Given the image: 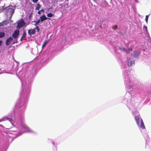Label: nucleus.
<instances>
[{
  "label": "nucleus",
  "instance_id": "1",
  "mask_svg": "<svg viewBox=\"0 0 151 151\" xmlns=\"http://www.w3.org/2000/svg\"><path fill=\"white\" fill-rule=\"evenodd\" d=\"M25 23L23 20H22L19 22L17 24V26L19 28H21L24 25Z\"/></svg>",
  "mask_w": 151,
  "mask_h": 151
},
{
  "label": "nucleus",
  "instance_id": "2",
  "mask_svg": "<svg viewBox=\"0 0 151 151\" xmlns=\"http://www.w3.org/2000/svg\"><path fill=\"white\" fill-rule=\"evenodd\" d=\"M19 31L18 30H16L12 34V37H13L14 39L17 38L19 35Z\"/></svg>",
  "mask_w": 151,
  "mask_h": 151
},
{
  "label": "nucleus",
  "instance_id": "3",
  "mask_svg": "<svg viewBox=\"0 0 151 151\" xmlns=\"http://www.w3.org/2000/svg\"><path fill=\"white\" fill-rule=\"evenodd\" d=\"M13 40V38L11 37L7 38L6 41V45H8L11 43V42Z\"/></svg>",
  "mask_w": 151,
  "mask_h": 151
},
{
  "label": "nucleus",
  "instance_id": "4",
  "mask_svg": "<svg viewBox=\"0 0 151 151\" xmlns=\"http://www.w3.org/2000/svg\"><path fill=\"white\" fill-rule=\"evenodd\" d=\"M35 29H31L28 30V34L31 36L32 35L35 34Z\"/></svg>",
  "mask_w": 151,
  "mask_h": 151
},
{
  "label": "nucleus",
  "instance_id": "5",
  "mask_svg": "<svg viewBox=\"0 0 151 151\" xmlns=\"http://www.w3.org/2000/svg\"><path fill=\"white\" fill-rule=\"evenodd\" d=\"M7 12L8 13H9L11 16H12L14 12V10L12 8H9L7 10Z\"/></svg>",
  "mask_w": 151,
  "mask_h": 151
},
{
  "label": "nucleus",
  "instance_id": "6",
  "mask_svg": "<svg viewBox=\"0 0 151 151\" xmlns=\"http://www.w3.org/2000/svg\"><path fill=\"white\" fill-rule=\"evenodd\" d=\"M135 119L136 121L137 124L139 125V124L140 118L138 116H136L135 117Z\"/></svg>",
  "mask_w": 151,
  "mask_h": 151
},
{
  "label": "nucleus",
  "instance_id": "7",
  "mask_svg": "<svg viewBox=\"0 0 151 151\" xmlns=\"http://www.w3.org/2000/svg\"><path fill=\"white\" fill-rule=\"evenodd\" d=\"M40 21L42 22L44 20H46L47 18V17L45 15H43L40 17Z\"/></svg>",
  "mask_w": 151,
  "mask_h": 151
},
{
  "label": "nucleus",
  "instance_id": "8",
  "mask_svg": "<svg viewBox=\"0 0 151 151\" xmlns=\"http://www.w3.org/2000/svg\"><path fill=\"white\" fill-rule=\"evenodd\" d=\"M133 52V56L135 57L138 56L140 54V52L137 51H134Z\"/></svg>",
  "mask_w": 151,
  "mask_h": 151
},
{
  "label": "nucleus",
  "instance_id": "9",
  "mask_svg": "<svg viewBox=\"0 0 151 151\" xmlns=\"http://www.w3.org/2000/svg\"><path fill=\"white\" fill-rule=\"evenodd\" d=\"M128 65L129 66H130L132 65L133 64H134V61L133 60H131L129 59L128 61Z\"/></svg>",
  "mask_w": 151,
  "mask_h": 151
},
{
  "label": "nucleus",
  "instance_id": "10",
  "mask_svg": "<svg viewBox=\"0 0 151 151\" xmlns=\"http://www.w3.org/2000/svg\"><path fill=\"white\" fill-rule=\"evenodd\" d=\"M23 127L25 129L27 130V131H26V132H31L30 129H29V127H27V126L24 125L23 126Z\"/></svg>",
  "mask_w": 151,
  "mask_h": 151
},
{
  "label": "nucleus",
  "instance_id": "11",
  "mask_svg": "<svg viewBox=\"0 0 151 151\" xmlns=\"http://www.w3.org/2000/svg\"><path fill=\"white\" fill-rule=\"evenodd\" d=\"M140 127L142 129H144L145 128L144 123L142 119H141Z\"/></svg>",
  "mask_w": 151,
  "mask_h": 151
},
{
  "label": "nucleus",
  "instance_id": "12",
  "mask_svg": "<svg viewBox=\"0 0 151 151\" xmlns=\"http://www.w3.org/2000/svg\"><path fill=\"white\" fill-rule=\"evenodd\" d=\"M48 41H47V40H45L44 41L43 44L42 46V48H43L46 45L47 43L48 42Z\"/></svg>",
  "mask_w": 151,
  "mask_h": 151
},
{
  "label": "nucleus",
  "instance_id": "13",
  "mask_svg": "<svg viewBox=\"0 0 151 151\" xmlns=\"http://www.w3.org/2000/svg\"><path fill=\"white\" fill-rule=\"evenodd\" d=\"M132 51V48H129L128 49H126L125 51L127 53H128L130 51Z\"/></svg>",
  "mask_w": 151,
  "mask_h": 151
},
{
  "label": "nucleus",
  "instance_id": "14",
  "mask_svg": "<svg viewBox=\"0 0 151 151\" xmlns=\"http://www.w3.org/2000/svg\"><path fill=\"white\" fill-rule=\"evenodd\" d=\"M5 33L4 32H0V38H2L4 37L5 35Z\"/></svg>",
  "mask_w": 151,
  "mask_h": 151
},
{
  "label": "nucleus",
  "instance_id": "15",
  "mask_svg": "<svg viewBox=\"0 0 151 151\" xmlns=\"http://www.w3.org/2000/svg\"><path fill=\"white\" fill-rule=\"evenodd\" d=\"M37 7L36 8V9L37 10H38L41 7V5L40 4H37Z\"/></svg>",
  "mask_w": 151,
  "mask_h": 151
},
{
  "label": "nucleus",
  "instance_id": "16",
  "mask_svg": "<svg viewBox=\"0 0 151 151\" xmlns=\"http://www.w3.org/2000/svg\"><path fill=\"white\" fill-rule=\"evenodd\" d=\"M40 19H39L37 21L35 22V23L34 24V25L36 26L37 25H38L39 24V23L40 22Z\"/></svg>",
  "mask_w": 151,
  "mask_h": 151
},
{
  "label": "nucleus",
  "instance_id": "17",
  "mask_svg": "<svg viewBox=\"0 0 151 151\" xmlns=\"http://www.w3.org/2000/svg\"><path fill=\"white\" fill-rule=\"evenodd\" d=\"M5 21H4L0 23V26H3L5 25H6V24H5Z\"/></svg>",
  "mask_w": 151,
  "mask_h": 151
},
{
  "label": "nucleus",
  "instance_id": "18",
  "mask_svg": "<svg viewBox=\"0 0 151 151\" xmlns=\"http://www.w3.org/2000/svg\"><path fill=\"white\" fill-rule=\"evenodd\" d=\"M47 16L48 17H51L53 16V14L51 13H49L47 14Z\"/></svg>",
  "mask_w": 151,
  "mask_h": 151
},
{
  "label": "nucleus",
  "instance_id": "19",
  "mask_svg": "<svg viewBox=\"0 0 151 151\" xmlns=\"http://www.w3.org/2000/svg\"><path fill=\"white\" fill-rule=\"evenodd\" d=\"M45 12L44 10L43 9H42L41 10L37 12V14H41V12Z\"/></svg>",
  "mask_w": 151,
  "mask_h": 151
},
{
  "label": "nucleus",
  "instance_id": "20",
  "mask_svg": "<svg viewBox=\"0 0 151 151\" xmlns=\"http://www.w3.org/2000/svg\"><path fill=\"white\" fill-rule=\"evenodd\" d=\"M26 31H24L23 34L22 35V37H26Z\"/></svg>",
  "mask_w": 151,
  "mask_h": 151
},
{
  "label": "nucleus",
  "instance_id": "21",
  "mask_svg": "<svg viewBox=\"0 0 151 151\" xmlns=\"http://www.w3.org/2000/svg\"><path fill=\"white\" fill-rule=\"evenodd\" d=\"M117 27L118 26L117 25H115L112 26V28L113 29L115 30L117 29Z\"/></svg>",
  "mask_w": 151,
  "mask_h": 151
},
{
  "label": "nucleus",
  "instance_id": "22",
  "mask_svg": "<svg viewBox=\"0 0 151 151\" xmlns=\"http://www.w3.org/2000/svg\"><path fill=\"white\" fill-rule=\"evenodd\" d=\"M149 15H147L146 16L145 21L147 23L148 22V17Z\"/></svg>",
  "mask_w": 151,
  "mask_h": 151
},
{
  "label": "nucleus",
  "instance_id": "23",
  "mask_svg": "<svg viewBox=\"0 0 151 151\" xmlns=\"http://www.w3.org/2000/svg\"><path fill=\"white\" fill-rule=\"evenodd\" d=\"M119 49L121 51L123 50L124 51H125L126 49H125L123 47H119Z\"/></svg>",
  "mask_w": 151,
  "mask_h": 151
},
{
  "label": "nucleus",
  "instance_id": "24",
  "mask_svg": "<svg viewBox=\"0 0 151 151\" xmlns=\"http://www.w3.org/2000/svg\"><path fill=\"white\" fill-rule=\"evenodd\" d=\"M37 30L38 32L40 30V29L38 26H37L35 28Z\"/></svg>",
  "mask_w": 151,
  "mask_h": 151
},
{
  "label": "nucleus",
  "instance_id": "25",
  "mask_svg": "<svg viewBox=\"0 0 151 151\" xmlns=\"http://www.w3.org/2000/svg\"><path fill=\"white\" fill-rule=\"evenodd\" d=\"M38 0H32V1L34 3H36L38 1Z\"/></svg>",
  "mask_w": 151,
  "mask_h": 151
},
{
  "label": "nucleus",
  "instance_id": "26",
  "mask_svg": "<svg viewBox=\"0 0 151 151\" xmlns=\"http://www.w3.org/2000/svg\"><path fill=\"white\" fill-rule=\"evenodd\" d=\"M144 27L145 28V29L147 31V27L146 26H144Z\"/></svg>",
  "mask_w": 151,
  "mask_h": 151
},
{
  "label": "nucleus",
  "instance_id": "27",
  "mask_svg": "<svg viewBox=\"0 0 151 151\" xmlns=\"http://www.w3.org/2000/svg\"><path fill=\"white\" fill-rule=\"evenodd\" d=\"M2 43V41L0 40V46L1 45Z\"/></svg>",
  "mask_w": 151,
  "mask_h": 151
},
{
  "label": "nucleus",
  "instance_id": "28",
  "mask_svg": "<svg viewBox=\"0 0 151 151\" xmlns=\"http://www.w3.org/2000/svg\"><path fill=\"white\" fill-rule=\"evenodd\" d=\"M134 47V45H133L132 44L130 48H132Z\"/></svg>",
  "mask_w": 151,
  "mask_h": 151
},
{
  "label": "nucleus",
  "instance_id": "29",
  "mask_svg": "<svg viewBox=\"0 0 151 151\" xmlns=\"http://www.w3.org/2000/svg\"><path fill=\"white\" fill-rule=\"evenodd\" d=\"M24 37H22L21 38V39H20V40L21 41H22V39H23V38Z\"/></svg>",
  "mask_w": 151,
  "mask_h": 151
}]
</instances>
